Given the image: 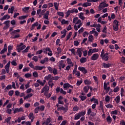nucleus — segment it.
<instances>
[{
  "label": "nucleus",
  "mask_w": 125,
  "mask_h": 125,
  "mask_svg": "<svg viewBox=\"0 0 125 125\" xmlns=\"http://www.w3.org/2000/svg\"><path fill=\"white\" fill-rule=\"evenodd\" d=\"M109 53H106L104 54V50L103 49L101 52V57L102 59L105 61H108L109 59Z\"/></svg>",
  "instance_id": "nucleus-1"
},
{
  "label": "nucleus",
  "mask_w": 125,
  "mask_h": 125,
  "mask_svg": "<svg viewBox=\"0 0 125 125\" xmlns=\"http://www.w3.org/2000/svg\"><path fill=\"white\" fill-rule=\"evenodd\" d=\"M68 105H69V103H66V104H64V106H65V107H64L63 106H62L61 107H58L57 110L58 111L62 110H63L64 112H66L68 110Z\"/></svg>",
  "instance_id": "nucleus-2"
},
{
  "label": "nucleus",
  "mask_w": 125,
  "mask_h": 125,
  "mask_svg": "<svg viewBox=\"0 0 125 125\" xmlns=\"http://www.w3.org/2000/svg\"><path fill=\"white\" fill-rule=\"evenodd\" d=\"M108 6V4H106V3H104V2H102V3H101L100 5H99L100 10H102L103 8L107 7Z\"/></svg>",
  "instance_id": "nucleus-3"
},
{
  "label": "nucleus",
  "mask_w": 125,
  "mask_h": 125,
  "mask_svg": "<svg viewBox=\"0 0 125 125\" xmlns=\"http://www.w3.org/2000/svg\"><path fill=\"white\" fill-rule=\"evenodd\" d=\"M3 24H5L4 26L3 27V30H6L8 29L10 25V21H4Z\"/></svg>",
  "instance_id": "nucleus-4"
},
{
  "label": "nucleus",
  "mask_w": 125,
  "mask_h": 125,
  "mask_svg": "<svg viewBox=\"0 0 125 125\" xmlns=\"http://www.w3.org/2000/svg\"><path fill=\"white\" fill-rule=\"evenodd\" d=\"M78 69H79L80 71L82 72L84 74H86L87 73L88 71H87V69H86L85 68V67L80 66V67L78 68Z\"/></svg>",
  "instance_id": "nucleus-5"
},
{
  "label": "nucleus",
  "mask_w": 125,
  "mask_h": 125,
  "mask_svg": "<svg viewBox=\"0 0 125 125\" xmlns=\"http://www.w3.org/2000/svg\"><path fill=\"white\" fill-rule=\"evenodd\" d=\"M51 121V118L50 117L47 118L45 120V121L42 123V125H49Z\"/></svg>",
  "instance_id": "nucleus-6"
},
{
  "label": "nucleus",
  "mask_w": 125,
  "mask_h": 125,
  "mask_svg": "<svg viewBox=\"0 0 125 125\" xmlns=\"http://www.w3.org/2000/svg\"><path fill=\"white\" fill-rule=\"evenodd\" d=\"M47 51H49V52H50V53H48V56H52L53 55V54H52V51L51 50V49H50V48H49V47H46V48H45V50L43 51V52H44V53H47L46 52H47Z\"/></svg>",
  "instance_id": "nucleus-7"
},
{
  "label": "nucleus",
  "mask_w": 125,
  "mask_h": 125,
  "mask_svg": "<svg viewBox=\"0 0 125 125\" xmlns=\"http://www.w3.org/2000/svg\"><path fill=\"white\" fill-rule=\"evenodd\" d=\"M45 66H40L39 65H37L35 66L34 68V70H42L43 68H45Z\"/></svg>",
  "instance_id": "nucleus-8"
},
{
  "label": "nucleus",
  "mask_w": 125,
  "mask_h": 125,
  "mask_svg": "<svg viewBox=\"0 0 125 125\" xmlns=\"http://www.w3.org/2000/svg\"><path fill=\"white\" fill-rule=\"evenodd\" d=\"M99 58V55L98 54H94L91 58V59L93 61L97 60Z\"/></svg>",
  "instance_id": "nucleus-9"
},
{
  "label": "nucleus",
  "mask_w": 125,
  "mask_h": 125,
  "mask_svg": "<svg viewBox=\"0 0 125 125\" xmlns=\"http://www.w3.org/2000/svg\"><path fill=\"white\" fill-rule=\"evenodd\" d=\"M49 90V87L47 86V85H45L44 87H43V88L41 90V93H44V91H48Z\"/></svg>",
  "instance_id": "nucleus-10"
},
{
  "label": "nucleus",
  "mask_w": 125,
  "mask_h": 125,
  "mask_svg": "<svg viewBox=\"0 0 125 125\" xmlns=\"http://www.w3.org/2000/svg\"><path fill=\"white\" fill-rule=\"evenodd\" d=\"M15 9V7L14 6H12L11 8H9L8 10V14H13L14 11Z\"/></svg>",
  "instance_id": "nucleus-11"
},
{
  "label": "nucleus",
  "mask_w": 125,
  "mask_h": 125,
  "mask_svg": "<svg viewBox=\"0 0 125 125\" xmlns=\"http://www.w3.org/2000/svg\"><path fill=\"white\" fill-rule=\"evenodd\" d=\"M63 99V97L61 96L58 98V104H64L63 102L62 101H61Z\"/></svg>",
  "instance_id": "nucleus-12"
},
{
  "label": "nucleus",
  "mask_w": 125,
  "mask_h": 125,
  "mask_svg": "<svg viewBox=\"0 0 125 125\" xmlns=\"http://www.w3.org/2000/svg\"><path fill=\"white\" fill-rule=\"evenodd\" d=\"M18 48H17V51L19 52L20 53L21 50H23L26 48V46L25 45L22 46L21 47H17Z\"/></svg>",
  "instance_id": "nucleus-13"
},
{
  "label": "nucleus",
  "mask_w": 125,
  "mask_h": 125,
  "mask_svg": "<svg viewBox=\"0 0 125 125\" xmlns=\"http://www.w3.org/2000/svg\"><path fill=\"white\" fill-rule=\"evenodd\" d=\"M111 64L110 63H103V66L104 68H108L111 66Z\"/></svg>",
  "instance_id": "nucleus-14"
},
{
  "label": "nucleus",
  "mask_w": 125,
  "mask_h": 125,
  "mask_svg": "<svg viewBox=\"0 0 125 125\" xmlns=\"http://www.w3.org/2000/svg\"><path fill=\"white\" fill-rule=\"evenodd\" d=\"M49 61V59L48 58H45L43 60L40 62V63L42 64H44L45 62H47Z\"/></svg>",
  "instance_id": "nucleus-15"
},
{
  "label": "nucleus",
  "mask_w": 125,
  "mask_h": 125,
  "mask_svg": "<svg viewBox=\"0 0 125 125\" xmlns=\"http://www.w3.org/2000/svg\"><path fill=\"white\" fill-rule=\"evenodd\" d=\"M112 121V118L110 116V115H108L107 117H106V122H107V123L108 124H110Z\"/></svg>",
  "instance_id": "nucleus-16"
},
{
  "label": "nucleus",
  "mask_w": 125,
  "mask_h": 125,
  "mask_svg": "<svg viewBox=\"0 0 125 125\" xmlns=\"http://www.w3.org/2000/svg\"><path fill=\"white\" fill-rule=\"evenodd\" d=\"M23 108L22 107H20V108H17L14 110V113H16L17 112L23 111Z\"/></svg>",
  "instance_id": "nucleus-17"
},
{
  "label": "nucleus",
  "mask_w": 125,
  "mask_h": 125,
  "mask_svg": "<svg viewBox=\"0 0 125 125\" xmlns=\"http://www.w3.org/2000/svg\"><path fill=\"white\" fill-rule=\"evenodd\" d=\"M91 4L92 3H88V2H86L85 3H83L82 5L83 7H87L88 6H91Z\"/></svg>",
  "instance_id": "nucleus-18"
},
{
  "label": "nucleus",
  "mask_w": 125,
  "mask_h": 125,
  "mask_svg": "<svg viewBox=\"0 0 125 125\" xmlns=\"http://www.w3.org/2000/svg\"><path fill=\"white\" fill-rule=\"evenodd\" d=\"M77 55H79V57L81 58L82 55V50L80 48H79L77 51Z\"/></svg>",
  "instance_id": "nucleus-19"
},
{
  "label": "nucleus",
  "mask_w": 125,
  "mask_h": 125,
  "mask_svg": "<svg viewBox=\"0 0 125 125\" xmlns=\"http://www.w3.org/2000/svg\"><path fill=\"white\" fill-rule=\"evenodd\" d=\"M49 14V11H47V12L45 13V14L43 16V18L46 20H48Z\"/></svg>",
  "instance_id": "nucleus-20"
},
{
  "label": "nucleus",
  "mask_w": 125,
  "mask_h": 125,
  "mask_svg": "<svg viewBox=\"0 0 125 125\" xmlns=\"http://www.w3.org/2000/svg\"><path fill=\"white\" fill-rule=\"evenodd\" d=\"M87 61V59L86 58H83L82 57L81 59H80V62L81 63H84L86 62Z\"/></svg>",
  "instance_id": "nucleus-21"
},
{
  "label": "nucleus",
  "mask_w": 125,
  "mask_h": 125,
  "mask_svg": "<svg viewBox=\"0 0 125 125\" xmlns=\"http://www.w3.org/2000/svg\"><path fill=\"white\" fill-rule=\"evenodd\" d=\"M54 7L55 8V9L56 10H59V3H57V2H55L54 3Z\"/></svg>",
  "instance_id": "nucleus-22"
},
{
  "label": "nucleus",
  "mask_w": 125,
  "mask_h": 125,
  "mask_svg": "<svg viewBox=\"0 0 125 125\" xmlns=\"http://www.w3.org/2000/svg\"><path fill=\"white\" fill-rule=\"evenodd\" d=\"M33 94L30 93V94H28L26 96L24 97V100H26V99H28L29 98H30V97L33 96Z\"/></svg>",
  "instance_id": "nucleus-23"
},
{
  "label": "nucleus",
  "mask_w": 125,
  "mask_h": 125,
  "mask_svg": "<svg viewBox=\"0 0 125 125\" xmlns=\"http://www.w3.org/2000/svg\"><path fill=\"white\" fill-rule=\"evenodd\" d=\"M89 88H90L89 86H84L83 87V90H84V92H85L86 93H88Z\"/></svg>",
  "instance_id": "nucleus-24"
},
{
  "label": "nucleus",
  "mask_w": 125,
  "mask_h": 125,
  "mask_svg": "<svg viewBox=\"0 0 125 125\" xmlns=\"http://www.w3.org/2000/svg\"><path fill=\"white\" fill-rule=\"evenodd\" d=\"M78 114H79L80 117H82V116H84L85 114H86V111H81V112H79V113H78Z\"/></svg>",
  "instance_id": "nucleus-25"
},
{
  "label": "nucleus",
  "mask_w": 125,
  "mask_h": 125,
  "mask_svg": "<svg viewBox=\"0 0 125 125\" xmlns=\"http://www.w3.org/2000/svg\"><path fill=\"white\" fill-rule=\"evenodd\" d=\"M119 21H117V20H114V21H113V26H119Z\"/></svg>",
  "instance_id": "nucleus-26"
},
{
  "label": "nucleus",
  "mask_w": 125,
  "mask_h": 125,
  "mask_svg": "<svg viewBox=\"0 0 125 125\" xmlns=\"http://www.w3.org/2000/svg\"><path fill=\"white\" fill-rule=\"evenodd\" d=\"M61 23L62 25H64L65 24H69V21H65V20H62V21H61Z\"/></svg>",
  "instance_id": "nucleus-27"
},
{
  "label": "nucleus",
  "mask_w": 125,
  "mask_h": 125,
  "mask_svg": "<svg viewBox=\"0 0 125 125\" xmlns=\"http://www.w3.org/2000/svg\"><path fill=\"white\" fill-rule=\"evenodd\" d=\"M27 17H28V15H26V16H21V17H19V20H22L26 19Z\"/></svg>",
  "instance_id": "nucleus-28"
},
{
  "label": "nucleus",
  "mask_w": 125,
  "mask_h": 125,
  "mask_svg": "<svg viewBox=\"0 0 125 125\" xmlns=\"http://www.w3.org/2000/svg\"><path fill=\"white\" fill-rule=\"evenodd\" d=\"M38 107H39L40 112H42L44 110L45 106L44 105H42Z\"/></svg>",
  "instance_id": "nucleus-29"
},
{
  "label": "nucleus",
  "mask_w": 125,
  "mask_h": 125,
  "mask_svg": "<svg viewBox=\"0 0 125 125\" xmlns=\"http://www.w3.org/2000/svg\"><path fill=\"white\" fill-rule=\"evenodd\" d=\"M79 98L80 99H81V101H84V100H85L87 98V97L85 96H82V95H81L79 96Z\"/></svg>",
  "instance_id": "nucleus-30"
},
{
  "label": "nucleus",
  "mask_w": 125,
  "mask_h": 125,
  "mask_svg": "<svg viewBox=\"0 0 125 125\" xmlns=\"http://www.w3.org/2000/svg\"><path fill=\"white\" fill-rule=\"evenodd\" d=\"M30 48V46H27L26 47V48L24 50L22 51V53L24 54L25 53L28 52V51L29 50Z\"/></svg>",
  "instance_id": "nucleus-31"
},
{
  "label": "nucleus",
  "mask_w": 125,
  "mask_h": 125,
  "mask_svg": "<svg viewBox=\"0 0 125 125\" xmlns=\"http://www.w3.org/2000/svg\"><path fill=\"white\" fill-rule=\"evenodd\" d=\"M67 63H68V64L71 65L72 67H73V65H74L73 63L71 62V59H69V58L67 59Z\"/></svg>",
  "instance_id": "nucleus-32"
},
{
  "label": "nucleus",
  "mask_w": 125,
  "mask_h": 125,
  "mask_svg": "<svg viewBox=\"0 0 125 125\" xmlns=\"http://www.w3.org/2000/svg\"><path fill=\"white\" fill-rule=\"evenodd\" d=\"M80 115L79 114V113H77L76 115H75V118L74 119L75 120H78L80 118Z\"/></svg>",
  "instance_id": "nucleus-33"
},
{
  "label": "nucleus",
  "mask_w": 125,
  "mask_h": 125,
  "mask_svg": "<svg viewBox=\"0 0 125 125\" xmlns=\"http://www.w3.org/2000/svg\"><path fill=\"white\" fill-rule=\"evenodd\" d=\"M11 62L9 61L8 63L5 66V69H10V64Z\"/></svg>",
  "instance_id": "nucleus-34"
},
{
  "label": "nucleus",
  "mask_w": 125,
  "mask_h": 125,
  "mask_svg": "<svg viewBox=\"0 0 125 125\" xmlns=\"http://www.w3.org/2000/svg\"><path fill=\"white\" fill-rule=\"evenodd\" d=\"M72 35V32H69V34L67 35L66 37V41L69 40V39L71 38Z\"/></svg>",
  "instance_id": "nucleus-35"
},
{
  "label": "nucleus",
  "mask_w": 125,
  "mask_h": 125,
  "mask_svg": "<svg viewBox=\"0 0 125 125\" xmlns=\"http://www.w3.org/2000/svg\"><path fill=\"white\" fill-rule=\"evenodd\" d=\"M83 13H80V15L79 16V18L82 19V20H85V17H83Z\"/></svg>",
  "instance_id": "nucleus-36"
},
{
  "label": "nucleus",
  "mask_w": 125,
  "mask_h": 125,
  "mask_svg": "<svg viewBox=\"0 0 125 125\" xmlns=\"http://www.w3.org/2000/svg\"><path fill=\"white\" fill-rule=\"evenodd\" d=\"M30 7H25L24 9H22V11L24 13H26L29 10Z\"/></svg>",
  "instance_id": "nucleus-37"
},
{
  "label": "nucleus",
  "mask_w": 125,
  "mask_h": 125,
  "mask_svg": "<svg viewBox=\"0 0 125 125\" xmlns=\"http://www.w3.org/2000/svg\"><path fill=\"white\" fill-rule=\"evenodd\" d=\"M28 117H29V119H34V114L33 113H30L29 114Z\"/></svg>",
  "instance_id": "nucleus-38"
},
{
  "label": "nucleus",
  "mask_w": 125,
  "mask_h": 125,
  "mask_svg": "<svg viewBox=\"0 0 125 125\" xmlns=\"http://www.w3.org/2000/svg\"><path fill=\"white\" fill-rule=\"evenodd\" d=\"M85 84H90L91 83V82L90 81H89L88 80H85L84 82Z\"/></svg>",
  "instance_id": "nucleus-39"
},
{
  "label": "nucleus",
  "mask_w": 125,
  "mask_h": 125,
  "mask_svg": "<svg viewBox=\"0 0 125 125\" xmlns=\"http://www.w3.org/2000/svg\"><path fill=\"white\" fill-rule=\"evenodd\" d=\"M51 77H52L51 75V74H49L48 76H45L44 77V79L46 80H50L51 79Z\"/></svg>",
  "instance_id": "nucleus-40"
},
{
  "label": "nucleus",
  "mask_w": 125,
  "mask_h": 125,
  "mask_svg": "<svg viewBox=\"0 0 125 125\" xmlns=\"http://www.w3.org/2000/svg\"><path fill=\"white\" fill-rule=\"evenodd\" d=\"M113 30L114 31L117 32L119 30V26H116V25H113Z\"/></svg>",
  "instance_id": "nucleus-41"
},
{
  "label": "nucleus",
  "mask_w": 125,
  "mask_h": 125,
  "mask_svg": "<svg viewBox=\"0 0 125 125\" xmlns=\"http://www.w3.org/2000/svg\"><path fill=\"white\" fill-rule=\"evenodd\" d=\"M39 58L37 56H34L32 60L34 61L35 62H37L38 61Z\"/></svg>",
  "instance_id": "nucleus-42"
},
{
  "label": "nucleus",
  "mask_w": 125,
  "mask_h": 125,
  "mask_svg": "<svg viewBox=\"0 0 125 125\" xmlns=\"http://www.w3.org/2000/svg\"><path fill=\"white\" fill-rule=\"evenodd\" d=\"M120 90V88L119 86H117L116 87H115V88H114V89H113V92L117 93Z\"/></svg>",
  "instance_id": "nucleus-43"
},
{
  "label": "nucleus",
  "mask_w": 125,
  "mask_h": 125,
  "mask_svg": "<svg viewBox=\"0 0 125 125\" xmlns=\"http://www.w3.org/2000/svg\"><path fill=\"white\" fill-rule=\"evenodd\" d=\"M57 14L60 16H62V17H63L64 16L63 12H58Z\"/></svg>",
  "instance_id": "nucleus-44"
},
{
  "label": "nucleus",
  "mask_w": 125,
  "mask_h": 125,
  "mask_svg": "<svg viewBox=\"0 0 125 125\" xmlns=\"http://www.w3.org/2000/svg\"><path fill=\"white\" fill-rule=\"evenodd\" d=\"M115 99H116V103L119 104L121 99L120 97L118 96L115 98Z\"/></svg>",
  "instance_id": "nucleus-45"
},
{
  "label": "nucleus",
  "mask_w": 125,
  "mask_h": 125,
  "mask_svg": "<svg viewBox=\"0 0 125 125\" xmlns=\"http://www.w3.org/2000/svg\"><path fill=\"white\" fill-rule=\"evenodd\" d=\"M82 83H83V80H81V81H78L77 82V85L78 86H79Z\"/></svg>",
  "instance_id": "nucleus-46"
},
{
  "label": "nucleus",
  "mask_w": 125,
  "mask_h": 125,
  "mask_svg": "<svg viewBox=\"0 0 125 125\" xmlns=\"http://www.w3.org/2000/svg\"><path fill=\"white\" fill-rule=\"evenodd\" d=\"M63 62V61L62 60L60 62V65L59 66V69H60V70H62V67Z\"/></svg>",
  "instance_id": "nucleus-47"
},
{
  "label": "nucleus",
  "mask_w": 125,
  "mask_h": 125,
  "mask_svg": "<svg viewBox=\"0 0 125 125\" xmlns=\"http://www.w3.org/2000/svg\"><path fill=\"white\" fill-rule=\"evenodd\" d=\"M52 73L54 75H56L58 74V70L56 68H54Z\"/></svg>",
  "instance_id": "nucleus-48"
},
{
  "label": "nucleus",
  "mask_w": 125,
  "mask_h": 125,
  "mask_svg": "<svg viewBox=\"0 0 125 125\" xmlns=\"http://www.w3.org/2000/svg\"><path fill=\"white\" fill-rule=\"evenodd\" d=\"M93 53L92 49H90L89 50L88 52V55L89 56H91L92 54H93Z\"/></svg>",
  "instance_id": "nucleus-49"
},
{
  "label": "nucleus",
  "mask_w": 125,
  "mask_h": 125,
  "mask_svg": "<svg viewBox=\"0 0 125 125\" xmlns=\"http://www.w3.org/2000/svg\"><path fill=\"white\" fill-rule=\"evenodd\" d=\"M37 82L39 83L40 84V85H42V86H44V83H43V82L41 81L40 80H38L37 81Z\"/></svg>",
  "instance_id": "nucleus-50"
},
{
  "label": "nucleus",
  "mask_w": 125,
  "mask_h": 125,
  "mask_svg": "<svg viewBox=\"0 0 125 125\" xmlns=\"http://www.w3.org/2000/svg\"><path fill=\"white\" fill-rule=\"evenodd\" d=\"M8 15H5L1 19H0L1 21H3V20H5L6 18H7Z\"/></svg>",
  "instance_id": "nucleus-51"
},
{
  "label": "nucleus",
  "mask_w": 125,
  "mask_h": 125,
  "mask_svg": "<svg viewBox=\"0 0 125 125\" xmlns=\"http://www.w3.org/2000/svg\"><path fill=\"white\" fill-rule=\"evenodd\" d=\"M8 15H5L1 19H0L1 21H3V20H5L6 18H7Z\"/></svg>",
  "instance_id": "nucleus-52"
},
{
  "label": "nucleus",
  "mask_w": 125,
  "mask_h": 125,
  "mask_svg": "<svg viewBox=\"0 0 125 125\" xmlns=\"http://www.w3.org/2000/svg\"><path fill=\"white\" fill-rule=\"evenodd\" d=\"M118 107H119V108H120V109H121V111H123V112H125V108L122 106V105H119L118 106Z\"/></svg>",
  "instance_id": "nucleus-53"
},
{
  "label": "nucleus",
  "mask_w": 125,
  "mask_h": 125,
  "mask_svg": "<svg viewBox=\"0 0 125 125\" xmlns=\"http://www.w3.org/2000/svg\"><path fill=\"white\" fill-rule=\"evenodd\" d=\"M57 51H58V54L59 55L60 54H61L62 52V49L59 47L58 48H57Z\"/></svg>",
  "instance_id": "nucleus-54"
},
{
  "label": "nucleus",
  "mask_w": 125,
  "mask_h": 125,
  "mask_svg": "<svg viewBox=\"0 0 125 125\" xmlns=\"http://www.w3.org/2000/svg\"><path fill=\"white\" fill-rule=\"evenodd\" d=\"M79 109V107L78 106H75L73 107V110L74 111H78Z\"/></svg>",
  "instance_id": "nucleus-55"
},
{
  "label": "nucleus",
  "mask_w": 125,
  "mask_h": 125,
  "mask_svg": "<svg viewBox=\"0 0 125 125\" xmlns=\"http://www.w3.org/2000/svg\"><path fill=\"white\" fill-rule=\"evenodd\" d=\"M32 76V75L31 74H29V73H27V74H25L24 76L26 78H30Z\"/></svg>",
  "instance_id": "nucleus-56"
},
{
  "label": "nucleus",
  "mask_w": 125,
  "mask_h": 125,
  "mask_svg": "<svg viewBox=\"0 0 125 125\" xmlns=\"http://www.w3.org/2000/svg\"><path fill=\"white\" fill-rule=\"evenodd\" d=\"M42 52H43L42 50H40L38 51L36 53V55H40V54H42Z\"/></svg>",
  "instance_id": "nucleus-57"
},
{
  "label": "nucleus",
  "mask_w": 125,
  "mask_h": 125,
  "mask_svg": "<svg viewBox=\"0 0 125 125\" xmlns=\"http://www.w3.org/2000/svg\"><path fill=\"white\" fill-rule=\"evenodd\" d=\"M6 113L9 114H11L12 113V110L9 108H7Z\"/></svg>",
  "instance_id": "nucleus-58"
},
{
  "label": "nucleus",
  "mask_w": 125,
  "mask_h": 125,
  "mask_svg": "<svg viewBox=\"0 0 125 125\" xmlns=\"http://www.w3.org/2000/svg\"><path fill=\"white\" fill-rule=\"evenodd\" d=\"M39 110H40L39 107H38V106L36 108H35V109L34 110L35 113L36 114L38 113Z\"/></svg>",
  "instance_id": "nucleus-59"
},
{
  "label": "nucleus",
  "mask_w": 125,
  "mask_h": 125,
  "mask_svg": "<svg viewBox=\"0 0 125 125\" xmlns=\"http://www.w3.org/2000/svg\"><path fill=\"white\" fill-rule=\"evenodd\" d=\"M93 38V36L92 35L89 36L88 37L89 41L92 42H93V40H92Z\"/></svg>",
  "instance_id": "nucleus-60"
},
{
  "label": "nucleus",
  "mask_w": 125,
  "mask_h": 125,
  "mask_svg": "<svg viewBox=\"0 0 125 125\" xmlns=\"http://www.w3.org/2000/svg\"><path fill=\"white\" fill-rule=\"evenodd\" d=\"M12 49H13V47L11 45L8 46V52L9 53L11 52Z\"/></svg>",
  "instance_id": "nucleus-61"
},
{
  "label": "nucleus",
  "mask_w": 125,
  "mask_h": 125,
  "mask_svg": "<svg viewBox=\"0 0 125 125\" xmlns=\"http://www.w3.org/2000/svg\"><path fill=\"white\" fill-rule=\"evenodd\" d=\"M12 89V86L11 85H8L6 86V88H5L4 90L6 89L9 90Z\"/></svg>",
  "instance_id": "nucleus-62"
},
{
  "label": "nucleus",
  "mask_w": 125,
  "mask_h": 125,
  "mask_svg": "<svg viewBox=\"0 0 125 125\" xmlns=\"http://www.w3.org/2000/svg\"><path fill=\"white\" fill-rule=\"evenodd\" d=\"M110 100V97L109 96H106V97H105V101L106 102H108Z\"/></svg>",
  "instance_id": "nucleus-63"
},
{
  "label": "nucleus",
  "mask_w": 125,
  "mask_h": 125,
  "mask_svg": "<svg viewBox=\"0 0 125 125\" xmlns=\"http://www.w3.org/2000/svg\"><path fill=\"white\" fill-rule=\"evenodd\" d=\"M33 76L34 77H38V73L37 72H34L33 73Z\"/></svg>",
  "instance_id": "nucleus-64"
}]
</instances>
